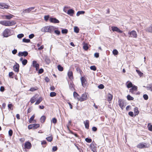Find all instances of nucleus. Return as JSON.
I'll list each match as a JSON object with an SVG mask.
<instances>
[{"label":"nucleus","mask_w":152,"mask_h":152,"mask_svg":"<svg viewBox=\"0 0 152 152\" xmlns=\"http://www.w3.org/2000/svg\"><path fill=\"white\" fill-rule=\"evenodd\" d=\"M0 24L6 26H11L15 25V23L13 20L11 21L2 20L0 21Z\"/></svg>","instance_id":"1"},{"label":"nucleus","mask_w":152,"mask_h":152,"mask_svg":"<svg viewBox=\"0 0 152 152\" xmlns=\"http://www.w3.org/2000/svg\"><path fill=\"white\" fill-rule=\"evenodd\" d=\"M55 29V27L52 26H47L42 28L41 31L43 32H49L51 33Z\"/></svg>","instance_id":"2"},{"label":"nucleus","mask_w":152,"mask_h":152,"mask_svg":"<svg viewBox=\"0 0 152 152\" xmlns=\"http://www.w3.org/2000/svg\"><path fill=\"white\" fill-rule=\"evenodd\" d=\"M11 30L8 28L5 29L3 32V35L4 37H7L10 36L11 34Z\"/></svg>","instance_id":"3"},{"label":"nucleus","mask_w":152,"mask_h":152,"mask_svg":"<svg viewBox=\"0 0 152 152\" xmlns=\"http://www.w3.org/2000/svg\"><path fill=\"white\" fill-rule=\"evenodd\" d=\"M137 147L140 148H143L149 147V145L146 143H141L137 146Z\"/></svg>","instance_id":"4"},{"label":"nucleus","mask_w":152,"mask_h":152,"mask_svg":"<svg viewBox=\"0 0 152 152\" xmlns=\"http://www.w3.org/2000/svg\"><path fill=\"white\" fill-rule=\"evenodd\" d=\"M82 86L84 87H86L87 86V82L86 78L83 77L80 78Z\"/></svg>","instance_id":"5"},{"label":"nucleus","mask_w":152,"mask_h":152,"mask_svg":"<svg viewBox=\"0 0 152 152\" xmlns=\"http://www.w3.org/2000/svg\"><path fill=\"white\" fill-rule=\"evenodd\" d=\"M128 34L130 36L129 37L136 38L137 37V34L136 31H132L130 32H129Z\"/></svg>","instance_id":"6"},{"label":"nucleus","mask_w":152,"mask_h":152,"mask_svg":"<svg viewBox=\"0 0 152 152\" xmlns=\"http://www.w3.org/2000/svg\"><path fill=\"white\" fill-rule=\"evenodd\" d=\"M87 98L88 97L86 93H84L82 94L81 96V97H80V98H79L78 100L80 102H82L86 100Z\"/></svg>","instance_id":"7"},{"label":"nucleus","mask_w":152,"mask_h":152,"mask_svg":"<svg viewBox=\"0 0 152 152\" xmlns=\"http://www.w3.org/2000/svg\"><path fill=\"white\" fill-rule=\"evenodd\" d=\"M96 145L94 142H92L90 145V148L93 152H96Z\"/></svg>","instance_id":"8"},{"label":"nucleus","mask_w":152,"mask_h":152,"mask_svg":"<svg viewBox=\"0 0 152 152\" xmlns=\"http://www.w3.org/2000/svg\"><path fill=\"white\" fill-rule=\"evenodd\" d=\"M137 87L135 86H133L130 90V92L132 94H134L137 91Z\"/></svg>","instance_id":"9"},{"label":"nucleus","mask_w":152,"mask_h":152,"mask_svg":"<svg viewBox=\"0 0 152 152\" xmlns=\"http://www.w3.org/2000/svg\"><path fill=\"white\" fill-rule=\"evenodd\" d=\"M34 7H29L24 10L23 11V12L24 13H29L31 12L32 10H34Z\"/></svg>","instance_id":"10"},{"label":"nucleus","mask_w":152,"mask_h":152,"mask_svg":"<svg viewBox=\"0 0 152 152\" xmlns=\"http://www.w3.org/2000/svg\"><path fill=\"white\" fill-rule=\"evenodd\" d=\"M32 145L31 143L29 142H27L25 143V148L27 149H30Z\"/></svg>","instance_id":"11"},{"label":"nucleus","mask_w":152,"mask_h":152,"mask_svg":"<svg viewBox=\"0 0 152 152\" xmlns=\"http://www.w3.org/2000/svg\"><path fill=\"white\" fill-rule=\"evenodd\" d=\"M112 30L113 31H115L120 33H122L123 32V31H122L120 30L117 27L112 26Z\"/></svg>","instance_id":"12"},{"label":"nucleus","mask_w":152,"mask_h":152,"mask_svg":"<svg viewBox=\"0 0 152 152\" xmlns=\"http://www.w3.org/2000/svg\"><path fill=\"white\" fill-rule=\"evenodd\" d=\"M28 55V53L27 51H24L23 52H20L18 54V56H24L26 57Z\"/></svg>","instance_id":"13"},{"label":"nucleus","mask_w":152,"mask_h":152,"mask_svg":"<svg viewBox=\"0 0 152 152\" xmlns=\"http://www.w3.org/2000/svg\"><path fill=\"white\" fill-rule=\"evenodd\" d=\"M33 65L34 67L36 68V70H38L39 69V65L37 63L36 61H33Z\"/></svg>","instance_id":"14"},{"label":"nucleus","mask_w":152,"mask_h":152,"mask_svg":"<svg viewBox=\"0 0 152 152\" xmlns=\"http://www.w3.org/2000/svg\"><path fill=\"white\" fill-rule=\"evenodd\" d=\"M119 105L121 108L123 109L124 107V102L121 99H119L118 100Z\"/></svg>","instance_id":"15"},{"label":"nucleus","mask_w":152,"mask_h":152,"mask_svg":"<svg viewBox=\"0 0 152 152\" xmlns=\"http://www.w3.org/2000/svg\"><path fill=\"white\" fill-rule=\"evenodd\" d=\"M19 66L18 64H16L13 66V69L14 71L16 72H18L19 70Z\"/></svg>","instance_id":"16"},{"label":"nucleus","mask_w":152,"mask_h":152,"mask_svg":"<svg viewBox=\"0 0 152 152\" xmlns=\"http://www.w3.org/2000/svg\"><path fill=\"white\" fill-rule=\"evenodd\" d=\"M75 11L72 9L68 10L67 12V14L70 16H72L74 13Z\"/></svg>","instance_id":"17"},{"label":"nucleus","mask_w":152,"mask_h":152,"mask_svg":"<svg viewBox=\"0 0 152 152\" xmlns=\"http://www.w3.org/2000/svg\"><path fill=\"white\" fill-rule=\"evenodd\" d=\"M49 20L51 22L54 23H59V20L56 18H51Z\"/></svg>","instance_id":"18"},{"label":"nucleus","mask_w":152,"mask_h":152,"mask_svg":"<svg viewBox=\"0 0 152 152\" xmlns=\"http://www.w3.org/2000/svg\"><path fill=\"white\" fill-rule=\"evenodd\" d=\"M8 6L4 4L0 3V8L2 9L4 8L7 9L8 8Z\"/></svg>","instance_id":"19"},{"label":"nucleus","mask_w":152,"mask_h":152,"mask_svg":"<svg viewBox=\"0 0 152 152\" xmlns=\"http://www.w3.org/2000/svg\"><path fill=\"white\" fill-rule=\"evenodd\" d=\"M68 76L70 79H72L73 78L72 72L71 71H69L68 73Z\"/></svg>","instance_id":"20"},{"label":"nucleus","mask_w":152,"mask_h":152,"mask_svg":"<svg viewBox=\"0 0 152 152\" xmlns=\"http://www.w3.org/2000/svg\"><path fill=\"white\" fill-rule=\"evenodd\" d=\"M85 128L87 129H88L89 127V121L88 120H86L84 122Z\"/></svg>","instance_id":"21"},{"label":"nucleus","mask_w":152,"mask_h":152,"mask_svg":"<svg viewBox=\"0 0 152 152\" xmlns=\"http://www.w3.org/2000/svg\"><path fill=\"white\" fill-rule=\"evenodd\" d=\"M73 96L75 99H77L78 100L79 98H80V96L77 92H73Z\"/></svg>","instance_id":"22"},{"label":"nucleus","mask_w":152,"mask_h":152,"mask_svg":"<svg viewBox=\"0 0 152 152\" xmlns=\"http://www.w3.org/2000/svg\"><path fill=\"white\" fill-rule=\"evenodd\" d=\"M107 101H111L113 99V95L110 94H108V95H107Z\"/></svg>","instance_id":"23"},{"label":"nucleus","mask_w":152,"mask_h":152,"mask_svg":"<svg viewBox=\"0 0 152 152\" xmlns=\"http://www.w3.org/2000/svg\"><path fill=\"white\" fill-rule=\"evenodd\" d=\"M147 90L152 91V83L148 85L146 87Z\"/></svg>","instance_id":"24"},{"label":"nucleus","mask_w":152,"mask_h":152,"mask_svg":"<svg viewBox=\"0 0 152 152\" xmlns=\"http://www.w3.org/2000/svg\"><path fill=\"white\" fill-rule=\"evenodd\" d=\"M134 112L135 116L137 115L139 113V111L138 110V108L137 107L134 108Z\"/></svg>","instance_id":"25"},{"label":"nucleus","mask_w":152,"mask_h":152,"mask_svg":"<svg viewBox=\"0 0 152 152\" xmlns=\"http://www.w3.org/2000/svg\"><path fill=\"white\" fill-rule=\"evenodd\" d=\"M4 16L6 17V18L7 19H10L12 18L13 15H12L10 14L9 15H5Z\"/></svg>","instance_id":"26"},{"label":"nucleus","mask_w":152,"mask_h":152,"mask_svg":"<svg viewBox=\"0 0 152 152\" xmlns=\"http://www.w3.org/2000/svg\"><path fill=\"white\" fill-rule=\"evenodd\" d=\"M46 119V117L45 116L43 115L40 118V121L41 123H43L45 121Z\"/></svg>","instance_id":"27"},{"label":"nucleus","mask_w":152,"mask_h":152,"mask_svg":"<svg viewBox=\"0 0 152 152\" xmlns=\"http://www.w3.org/2000/svg\"><path fill=\"white\" fill-rule=\"evenodd\" d=\"M39 124H33V129H36L39 127Z\"/></svg>","instance_id":"28"},{"label":"nucleus","mask_w":152,"mask_h":152,"mask_svg":"<svg viewBox=\"0 0 152 152\" xmlns=\"http://www.w3.org/2000/svg\"><path fill=\"white\" fill-rule=\"evenodd\" d=\"M42 100V98L41 97H39L35 102V105H37L39 104Z\"/></svg>","instance_id":"29"},{"label":"nucleus","mask_w":152,"mask_h":152,"mask_svg":"<svg viewBox=\"0 0 152 152\" xmlns=\"http://www.w3.org/2000/svg\"><path fill=\"white\" fill-rule=\"evenodd\" d=\"M85 13L84 11H79L77 12L76 15L77 16H79L80 15L83 14Z\"/></svg>","instance_id":"30"},{"label":"nucleus","mask_w":152,"mask_h":152,"mask_svg":"<svg viewBox=\"0 0 152 152\" xmlns=\"http://www.w3.org/2000/svg\"><path fill=\"white\" fill-rule=\"evenodd\" d=\"M36 100V98L35 96L33 97L31 99L30 102L32 104L34 103Z\"/></svg>","instance_id":"31"},{"label":"nucleus","mask_w":152,"mask_h":152,"mask_svg":"<svg viewBox=\"0 0 152 152\" xmlns=\"http://www.w3.org/2000/svg\"><path fill=\"white\" fill-rule=\"evenodd\" d=\"M74 85L72 82H71L69 83V88L72 89V88H74Z\"/></svg>","instance_id":"32"},{"label":"nucleus","mask_w":152,"mask_h":152,"mask_svg":"<svg viewBox=\"0 0 152 152\" xmlns=\"http://www.w3.org/2000/svg\"><path fill=\"white\" fill-rule=\"evenodd\" d=\"M127 97L128 100H133L134 99V98L129 95H128Z\"/></svg>","instance_id":"33"},{"label":"nucleus","mask_w":152,"mask_h":152,"mask_svg":"<svg viewBox=\"0 0 152 152\" xmlns=\"http://www.w3.org/2000/svg\"><path fill=\"white\" fill-rule=\"evenodd\" d=\"M46 139L49 142H51L53 140V137L52 136H49L46 138Z\"/></svg>","instance_id":"34"},{"label":"nucleus","mask_w":152,"mask_h":152,"mask_svg":"<svg viewBox=\"0 0 152 152\" xmlns=\"http://www.w3.org/2000/svg\"><path fill=\"white\" fill-rule=\"evenodd\" d=\"M79 28L75 26L74 28V32H76V33H78L79 32Z\"/></svg>","instance_id":"35"},{"label":"nucleus","mask_w":152,"mask_h":152,"mask_svg":"<svg viewBox=\"0 0 152 152\" xmlns=\"http://www.w3.org/2000/svg\"><path fill=\"white\" fill-rule=\"evenodd\" d=\"M136 71L140 77H141L142 76L143 74L138 69H136Z\"/></svg>","instance_id":"36"},{"label":"nucleus","mask_w":152,"mask_h":152,"mask_svg":"<svg viewBox=\"0 0 152 152\" xmlns=\"http://www.w3.org/2000/svg\"><path fill=\"white\" fill-rule=\"evenodd\" d=\"M146 31L152 33V26H150L147 28V29Z\"/></svg>","instance_id":"37"},{"label":"nucleus","mask_w":152,"mask_h":152,"mask_svg":"<svg viewBox=\"0 0 152 152\" xmlns=\"http://www.w3.org/2000/svg\"><path fill=\"white\" fill-rule=\"evenodd\" d=\"M58 70L60 71H62L63 70V67L60 65H58Z\"/></svg>","instance_id":"38"},{"label":"nucleus","mask_w":152,"mask_h":152,"mask_svg":"<svg viewBox=\"0 0 152 152\" xmlns=\"http://www.w3.org/2000/svg\"><path fill=\"white\" fill-rule=\"evenodd\" d=\"M30 41V40L28 39H26L25 38H24L23 39V42L28 43Z\"/></svg>","instance_id":"39"},{"label":"nucleus","mask_w":152,"mask_h":152,"mask_svg":"<svg viewBox=\"0 0 152 152\" xmlns=\"http://www.w3.org/2000/svg\"><path fill=\"white\" fill-rule=\"evenodd\" d=\"M133 86V85L131 82H129L128 83L127 85V87L128 88H129L132 87V88Z\"/></svg>","instance_id":"40"},{"label":"nucleus","mask_w":152,"mask_h":152,"mask_svg":"<svg viewBox=\"0 0 152 152\" xmlns=\"http://www.w3.org/2000/svg\"><path fill=\"white\" fill-rule=\"evenodd\" d=\"M148 127L149 130L150 131H152V125L151 124H148Z\"/></svg>","instance_id":"41"},{"label":"nucleus","mask_w":152,"mask_h":152,"mask_svg":"<svg viewBox=\"0 0 152 152\" xmlns=\"http://www.w3.org/2000/svg\"><path fill=\"white\" fill-rule=\"evenodd\" d=\"M56 94L55 92H51L50 93V96L51 97H53L56 96Z\"/></svg>","instance_id":"42"},{"label":"nucleus","mask_w":152,"mask_h":152,"mask_svg":"<svg viewBox=\"0 0 152 152\" xmlns=\"http://www.w3.org/2000/svg\"><path fill=\"white\" fill-rule=\"evenodd\" d=\"M88 45L87 44H84L83 46V49L86 50H87L88 49Z\"/></svg>","instance_id":"43"},{"label":"nucleus","mask_w":152,"mask_h":152,"mask_svg":"<svg viewBox=\"0 0 152 152\" xmlns=\"http://www.w3.org/2000/svg\"><path fill=\"white\" fill-rule=\"evenodd\" d=\"M62 33L63 34H66L68 32V30L66 29H62L61 31Z\"/></svg>","instance_id":"44"},{"label":"nucleus","mask_w":152,"mask_h":152,"mask_svg":"<svg viewBox=\"0 0 152 152\" xmlns=\"http://www.w3.org/2000/svg\"><path fill=\"white\" fill-rule=\"evenodd\" d=\"M22 62L23 65H25L27 63V60L26 59H24L22 61Z\"/></svg>","instance_id":"45"},{"label":"nucleus","mask_w":152,"mask_h":152,"mask_svg":"<svg viewBox=\"0 0 152 152\" xmlns=\"http://www.w3.org/2000/svg\"><path fill=\"white\" fill-rule=\"evenodd\" d=\"M46 142L45 140H43L42 141L41 144L43 147L45 146V145L46 144Z\"/></svg>","instance_id":"46"},{"label":"nucleus","mask_w":152,"mask_h":152,"mask_svg":"<svg viewBox=\"0 0 152 152\" xmlns=\"http://www.w3.org/2000/svg\"><path fill=\"white\" fill-rule=\"evenodd\" d=\"M34 115H33L31 117L29 121V122L30 123H31V122L34 120Z\"/></svg>","instance_id":"47"},{"label":"nucleus","mask_w":152,"mask_h":152,"mask_svg":"<svg viewBox=\"0 0 152 152\" xmlns=\"http://www.w3.org/2000/svg\"><path fill=\"white\" fill-rule=\"evenodd\" d=\"M113 53L114 55H117L118 53V52L116 49L114 50L113 51Z\"/></svg>","instance_id":"48"},{"label":"nucleus","mask_w":152,"mask_h":152,"mask_svg":"<svg viewBox=\"0 0 152 152\" xmlns=\"http://www.w3.org/2000/svg\"><path fill=\"white\" fill-rule=\"evenodd\" d=\"M90 68L91 70H93L94 71H95L96 69V67L94 66H91L90 67Z\"/></svg>","instance_id":"49"},{"label":"nucleus","mask_w":152,"mask_h":152,"mask_svg":"<svg viewBox=\"0 0 152 152\" xmlns=\"http://www.w3.org/2000/svg\"><path fill=\"white\" fill-rule=\"evenodd\" d=\"M23 36H24L23 34H19L17 35V37L18 38H22V37H23Z\"/></svg>","instance_id":"50"},{"label":"nucleus","mask_w":152,"mask_h":152,"mask_svg":"<svg viewBox=\"0 0 152 152\" xmlns=\"http://www.w3.org/2000/svg\"><path fill=\"white\" fill-rule=\"evenodd\" d=\"M86 141L88 143L91 142L92 141V140L91 139L86 138L85 139Z\"/></svg>","instance_id":"51"},{"label":"nucleus","mask_w":152,"mask_h":152,"mask_svg":"<svg viewBox=\"0 0 152 152\" xmlns=\"http://www.w3.org/2000/svg\"><path fill=\"white\" fill-rule=\"evenodd\" d=\"M98 87L99 89H102L104 88V86L103 84H101L98 86Z\"/></svg>","instance_id":"52"},{"label":"nucleus","mask_w":152,"mask_h":152,"mask_svg":"<svg viewBox=\"0 0 152 152\" xmlns=\"http://www.w3.org/2000/svg\"><path fill=\"white\" fill-rule=\"evenodd\" d=\"M143 97L144 99L145 100H147L148 99V96L147 94H144L143 95Z\"/></svg>","instance_id":"53"},{"label":"nucleus","mask_w":152,"mask_h":152,"mask_svg":"<svg viewBox=\"0 0 152 152\" xmlns=\"http://www.w3.org/2000/svg\"><path fill=\"white\" fill-rule=\"evenodd\" d=\"M12 131L10 129L9 131V134L10 136H11L12 134Z\"/></svg>","instance_id":"54"},{"label":"nucleus","mask_w":152,"mask_h":152,"mask_svg":"<svg viewBox=\"0 0 152 152\" xmlns=\"http://www.w3.org/2000/svg\"><path fill=\"white\" fill-rule=\"evenodd\" d=\"M52 121L53 123L55 124L57 122V120L56 118H54L52 119Z\"/></svg>","instance_id":"55"},{"label":"nucleus","mask_w":152,"mask_h":152,"mask_svg":"<svg viewBox=\"0 0 152 152\" xmlns=\"http://www.w3.org/2000/svg\"><path fill=\"white\" fill-rule=\"evenodd\" d=\"M54 32L57 35H59L60 33V31L58 30H55Z\"/></svg>","instance_id":"56"},{"label":"nucleus","mask_w":152,"mask_h":152,"mask_svg":"<svg viewBox=\"0 0 152 152\" xmlns=\"http://www.w3.org/2000/svg\"><path fill=\"white\" fill-rule=\"evenodd\" d=\"M37 88H31L30 89V91H34L37 90Z\"/></svg>","instance_id":"57"},{"label":"nucleus","mask_w":152,"mask_h":152,"mask_svg":"<svg viewBox=\"0 0 152 152\" xmlns=\"http://www.w3.org/2000/svg\"><path fill=\"white\" fill-rule=\"evenodd\" d=\"M57 149V148L56 146H54L52 148V150L53 151H56Z\"/></svg>","instance_id":"58"},{"label":"nucleus","mask_w":152,"mask_h":152,"mask_svg":"<svg viewBox=\"0 0 152 152\" xmlns=\"http://www.w3.org/2000/svg\"><path fill=\"white\" fill-rule=\"evenodd\" d=\"M34 36V34H31L29 35V38L30 39H32V38H33Z\"/></svg>","instance_id":"59"},{"label":"nucleus","mask_w":152,"mask_h":152,"mask_svg":"<svg viewBox=\"0 0 152 152\" xmlns=\"http://www.w3.org/2000/svg\"><path fill=\"white\" fill-rule=\"evenodd\" d=\"M14 74V73L12 72H9V76L10 77H12V76Z\"/></svg>","instance_id":"60"},{"label":"nucleus","mask_w":152,"mask_h":152,"mask_svg":"<svg viewBox=\"0 0 152 152\" xmlns=\"http://www.w3.org/2000/svg\"><path fill=\"white\" fill-rule=\"evenodd\" d=\"M28 128L29 129H33V124L29 125L28 126Z\"/></svg>","instance_id":"61"},{"label":"nucleus","mask_w":152,"mask_h":152,"mask_svg":"<svg viewBox=\"0 0 152 152\" xmlns=\"http://www.w3.org/2000/svg\"><path fill=\"white\" fill-rule=\"evenodd\" d=\"M17 51L16 49H14L12 51V53L13 54H15L17 53Z\"/></svg>","instance_id":"62"},{"label":"nucleus","mask_w":152,"mask_h":152,"mask_svg":"<svg viewBox=\"0 0 152 152\" xmlns=\"http://www.w3.org/2000/svg\"><path fill=\"white\" fill-rule=\"evenodd\" d=\"M129 115L132 117H133L134 115L133 113V112H129Z\"/></svg>","instance_id":"63"},{"label":"nucleus","mask_w":152,"mask_h":152,"mask_svg":"<svg viewBox=\"0 0 152 152\" xmlns=\"http://www.w3.org/2000/svg\"><path fill=\"white\" fill-rule=\"evenodd\" d=\"M94 56L96 58H98L99 57V53H95L94 54Z\"/></svg>","instance_id":"64"}]
</instances>
